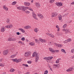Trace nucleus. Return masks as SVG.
I'll list each match as a JSON object with an SVG mask.
<instances>
[{"label": "nucleus", "instance_id": "obj_3", "mask_svg": "<svg viewBox=\"0 0 74 74\" xmlns=\"http://www.w3.org/2000/svg\"><path fill=\"white\" fill-rule=\"evenodd\" d=\"M58 15V13L57 12H53L51 14V17H55Z\"/></svg>", "mask_w": 74, "mask_h": 74}, {"label": "nucleus", "instance_id": "obj_61", "mask_svg": "<svg viewBox=\"0 0 74 74\" xmlns=\"http://www.w3.org/2000/svg\"><path fill=\"white\" fill-rule=\"evenodd\" d=\"M18 43H22V42L21 41H19L18 42Z\"/></svg>", "mask_w": 74, "mask_h": 74}, {"label": "nucleus", "instance_id": "obj_44", "mask_svg": "<svg viewBox=\"0 0 74 74\" xmlns=\"http://www.w3.org/2000/svg\"><path fill=\"white\" fill-rule=\"evenodd\" d=\"M54 45H56V46H57V47H58L59 44H58L57 43H54Z\"/></svg>", "mask_w": 74, "mask_h": 74}, {"label": "nucleus", "instance_id": "obj_10", "mask_svg": "<svg viewBox=\"0 0 74 74\" xmlns=\"http://www.w3.org/2000/svg\"><path fill=\"white\" fill-rule=\"evenodd\" d=\"M12 27V25L11 24L5 26V28H8V29L11 28Z\"/></svg>", "mask_w": 74, "mask_h": 74}, {"label": "nucleus", "instance_id": "obj_48", "mask_svg": "<svg viewBox=\"0 0 74 74\" xmlns=\"http://www.w3.org/2000/svg\"><path fill=\"white\" fill-rule=\"evenodd\" d=\"M14 55H12L11 56V58H14Z\"/></svg>", "mask_w": 74, "mask_h": 74}, {"label": "nucleus", "instance_id": "obj_22", "mask_svg": "<svg viewBox=\"0 0 74 74\" xmlns=\"http://www.w3.org/2000/svg\"><path fill=\"white\" fill-rule=\"evenodd\" d=\"M29 44L30 45H32V46H33V45H34L35 44L33 42H31L29 43Z\"/></svg>", "mask_w": 74, "mask_h": 74}, {"label": "nucleus", "instance_id": "obj_36", "mask_svg": "<svg viewBox=\"0 0 74 74\" xmlns=\"http://www.w3.org/2000/svg\"><path fill=\"white\" fill-rule=\"evenodd\" d=\"M49 60H51V59H53V57H49Z\"/></svg>", "mask_w": 74, "mask_h": 74}, {"label": "nucleus", "instance_id": "obj_52", "mask_svg": "<svg viewBox=\"0 0 74 74\" xmlns=\"http://www.w3.org/2000/svg\"><path fill=\"white\" fill-rule=\"evenodd\" d=\"M54 66H55V67H58V66L57 65H56L55 64H54L53 65Z\"/></svg>", "mask_w": 74, "mask_h": 74}, {"label": "nucleus", "instance_id": "obj_40", "mask_svg": "<svg viewBox=\"0 0 74 74\" xmlns=\"http://www.w3.org/2000/svg\"><path fill=\"white\" fill-rule=\"evenodd\" d=\"M71 52H72V53H74V49L71 50Z\"/></svg>", "mask_w": 74, "mask_h": 74}, {"label": "nucleus", "instance_id": "obj_30", "mask_svg": "<svg viewBox=\"0 0 74 74\" xmlns=\"http://www.w3.org/2000/svg\"><path fill=\"white\" fill-rule=\"evenodd\" d=\"M49 51H51V52H52V51H54V50H53V49H52V48H49Z\"/></svg>", "mask_w": 74, "mask_h": 74}, {"label": "nucleus", "instance_id": "obj_13", "mask_svg": "<svg viewBox=\"0 0 74 74\" xmlns=\"http://www.w3.org/2000/svg\"><path fill=\"white\" fill-rule=\"evenodd\" d=\"M5 30V27H2L1 29V32H4Z\"/></svg>", "mask_w": 74, "mask_h": 74}, {"label": "nucleus", "instance_id": "obj_21", "mask_svg": "<svg viewBox=\"0 0 74 74\" xmlns=\"http://www.w3.org/2000/svg\"><path fill=\"white\" fill-rule=\"evenodd\" d=\"M34 31L36 33H37V32L38 31V28H35L34 29Z\"/></svg>", "mask_w": 74, "mask_h": 74}, {"label": "nucleus", "instance_id": "obj_51", "mask_svg": "<svg viewBox=\"0 0 74 74\" xmlns=\"http://www.w3.org/2000/svg\"><path fill=\"white\" fill-rule=\"evenodd\" d=\"M28 63H29V64H30L31 63V61H27Z\"/></svg>", "mask_w": 74, "mask_h": 74}, {"label": "nucleus", "instance_id": "obj_25", "mask_svg": "<svg viewBox=\"0 0 74 74\" xmlns=\"http://www.w3.org/2000/svg\"><path fill=\"white\" fill-rule=\"evenodd\" d=\"M37 54H38L37 53H35V52H34L32 56H33V57H34V56L36 57V55H37Z\"/></svg>", "mask_w": 74, "mask_h": 74}, {"label": "nucleus", "instance_id": "obj_1", "mask_svg": "<svg viewBox=\"0 0 74 74\" xmlns=\"http://www.w3.org/2000/svg\"><path fill=\"white\" fill-rule=\"evenodd\" d=\"M17 8L18 10H22L23 11H25V10H26L27 9L30 10V11H33V9L29 7H25L23 6H21V7H17Z\"/></svg>", "mask_w": 74, "mask_h": 74}, {"label": "nucleus", "instance_id": "obj_60", "mask_svg": "<svg viewBox=\"0 0 74 74\" xmlns=\"http://www.w3.org/2000/svg\"><path fill=\"white\" fill-rule=\"evenodd\" d=\"M25 41L27 42V41H28V39H25Z\"/></svg>", "mask_w": 74, "mask_h": 74}, {"label": "nucleus", "instance_id": "obj_24", "mask_svg": "<svg viewBox=\"0 0 74 74\" xmlns=\"http://www.w3.org/2000/svg\"><path fill=\"white\" fill-rule=\"evenodd\" d=\"M58 18L59 19V20H60L62 19V15H60V16H58Z\"/></svg>", "mask_w": 74, "mask_h": 74}, {"label": "nucleus", "instance_id": "obj_43", "mask_svg": "<svg viewBox=\"0 0 74 74\" xmlns=\"http://www.w3.org/2000/svg\"><path fill=\"white\" fill-rule=\"evenodd\" d=\"M54 45H56V46H57V47H58L59 44H58L57 43H54Z\"/></svg>", "mask_w": 74, "mask_h": 74}, {"label": "nucleus", "instance_id": "obj_23", "mask_svg": "<svg viewBox=\"0 0 74 74\" xmlns=\"http://www.w3.org/2000/svg\"><path fill=\"white\" fill-rule=\"evenodd\" d=\"M61 50L62 52H63L64 53H66V51H65V50L63 49H61Z\"/></svg>", "mask_w": 74, "mask_h": 74}, {"label": "nucleus", "instance_id": "obj_35", "mask_svg": "<svg viewBox=\"0 0 74 74\" xmlns=\"http://www.w3.org/2000/svg\"><path fill=\"white\" fill-rule=\"evenodd\" d=\"M50 36V37H52V38H53V37H54V36L52 34H50V36Z\"/></svg>", "mask_w": 74, "mask_h": 74}, {"label": "nucleus", "instance_id": "obj_63", "mask_svg": "<svg viewBox=\"0 0 74 74\" xmlns=\"http://www.w3.org/2000/svg\"><path fill=\"white\" fill-rule=\"evenodd\" d=\"M71 4H74V1L71 3Z\"/></svg>", "mask_w": 74, "mask_h": 74}, {"label": "nucleus", "instance_id": "obj_34", "mask_svg": "<svg viewBox=\"0 0 74 74\" xmlns=\"http://www.w3.org/2000/svg\"><path fill=\"white\" fill-rule=\"evenodd\" d=\"M12 41H16V39L15 38H12Z\"/></svg>", "mask_w": 74, "mask_h": 74}, {"label": "nucleus", "instance_id": "obj_17", "mask_svg": "<svg viewBox=\"0 0 74 74\" xmlns=\"http://www.w3.org/2000/svg\"><path fill=\"white\" fill-rule=\"evenodd\" d=\"M59 50H54L53 51H52V53H54L55 52H56H56H59Z\"/></svg>", "mask_w": 74, "mask_h": 74}, {"label": "nucleus", "instance_id": "obj_18", "mask_svg": "<svg viewBox=\"0 0 74 74\" xmlns=\"http://www.w3.org/2000/svg\"><path fill=\"white\" fill-rule=\"evenodd\" d=\"M3 9H4L5 11H8V8L5 6L3 7Z\"/></svg>", "mask_w": 74, "mask_h": 74}, {"label": "nucleus", "instance_id": "obj_27", "mask_svg": "<svg viewBox=\"0 0 74 74\" xmlns=\"http://www.w3.org/2000/svg\"><path fill=\"white\" fill-rule=\"evenodd\" d=\"M10 21V19L8 18L6 21L7 23H9Z\"/></svg>", "mask_w": 74, "mask_h": 74}, {"label": "nucleus", "instance_id": "obj_4", "mask_svg": "<svg viewBox=\"0 0 74 74\" xmlns=\"http://www.w3.org/2000/svg\"><path fill=\"white\" fill-rule=\"evenodd\" d=\"M31 54V52H27L25 53V56H29Z\"/></svg>", "mask_w": 74, "mask_h": 74}, {"label": "nucleus", "instance_id": "obj_47", "mask_svg": "<svg viewBox=\"0 0 74 74\" xmlns=\"http://www.w3.org/2000/svg\"><path fill=\"white\" fill-rule=\"evenodd\" d=\"M61 60V58H59L57 60V62H59V60Z\"/></svg>", "mask_w": 74, "mask_h": 74}, {"label": "nucleus", "instance_id": "obj_16", "mask_svg": "<svg viewBox=\"0 0 74 74\" xmlns=\"http://www.w3.org/2000/svg\"><path fill=\"white\" fill-rule=\"evenodd\" d=\"M35 5H36V7H40V4L38 3H36Z\"/></svg>", "mask_w": 74, "mask_h": 74}, {"label": "nucleus", "instance_id": "obj_29", "mask_svg": "<svg viewBox=\"0 0 74 74\" xmlns=\"http://www.w3.org/2000/svg\"><path fill=\"white\" fill-rule=\"evenodd\" d=\"M48 73V70H46V71H45L44 74H47Z\"/></svg>", "mask_w": 74, "mask_h": 74}, {"label": "nucleus", "instance_id": "obj_6", "mask_svg": "<svg viewBox=\"0 0 74 74\" xmlns=\"http://www.w3.org/2000/svg\"><path fill=\"white\" fill-rule=\"evenodd\" d=\"M8 53V50H7L4 51L3 52V54L4 55H7Z\"/></svg>", "mask_w": 74, "mask_h": 74}, {"label": "nucleus", "instance_id": "obj_49", "mask_svg": "<svg viewBox=\"0 0 74 74\" xmlns=\"http://www.w3.org/2000/svg\"><path fill=\"white\" fill-rule=\"evenodd\" d=\"M60 64H57V67L58 68L60 67Z\"/></svg>", "mask_w": 74, "mask_h": 74}, {"label": "nucleus", "instance_id": "obj_64", "mask_svg": "<svg viewBox=\"0 0 74 74\" xmlns=\"http://www.w3.org/2000/svg\"><path fill=\"white\" fill-rule=\"evenodd\" d=\"M48 66H49V68L50 69V68H51V66H50V65H48Z\"/></svg>", "mask_w": 74, "mask_h": 74}, {"label": "nucleus", "instance_id": "obj_50", "mask_svg": "<svg viewBox=\"0 0 74 74\" xmlns=\"http://www.w3.org/2000/svg\"><path fill=\"white\" fill-rule=\"evenodd\" d=\"M35 42H37V43H38V40H37V39H35Z\"/></svg>", "mask_w": 74, "mask_h": 74}, {"label": "nucleus", "instance_id": "obj_9", "mask_svg": "<svg viewBox=\"0 0 74 74\" xmlns=\"http://www.w3.org/2000/svg\"><path fill=\"white\" fill-rule=\"evenodd\" d=\"M39 41L42 43L46 42V40L45 39H42L40 38L39 39Z\"/></svg>", "mask_w": 74, "mask_h": 74}, {"label": "nucleus", "instance_id": "obj_12", "mask_svg": "<svg viewBox=\"0 0 74 74\" xmlns=\"http://www.w3.org/2000/svg\"><path fill=\"white\" fill-rule=\"evenodd\" d=\"M43 59H45V60H48L47 62H48L49 63H51V60H49V57L44 58Z\"/></svg>", "mask_w": 74, "mask_h": 74}, {"label": "nucleus", "instance_id": "obj_58", "mask_svg": "<svg viewBox=\"0 0 74 74\" xmlns=\"http://www.w3.org/2000/svg\"><path fill=\"white\" fill-rule=\"evenodd\" d=\"M22 66H26V64H22Z\"/></svg>", "mask_w": 74, "mask_h": 74}, {"label": "nucleus", "instance_id": "obj_53", "mask_svg": "<svg viewBox=\"0 0 74 74\" xmlns=\"http://www.w3.org/2000/svg\"><path fill=\"white\" fill-rule=\"evenodd\" d=\"M25 66L27 67H29V66L28 65H27V64H26Z\"/></svg>", "mask_w": 74, "mask_h": 74}, {"label": "nucleus", "instance_id": "obj_33", "mask_svg": "<svg viewBox=\"0 0 74 74\" xmlns=\"http://www.w3.org/2000/svg\"><path fill=\"white\" fill-rule=\"evenodd\" d=\"M16 1H14L13 2V3H12V5H15L16 4Z\"/></svg>", "mask_w": 74, "mask_h": 74}, {"label": "nucleus", "instance_id": "obj_37", "mask_svg": "<svg viewBox=\"0 0 74 74\" xmlns=\"http://www.w3.org/2000/svg\"><path fill=\"white\" fill-rule=\"evenodd\" d=\"M8 41H12V38H9L8 39Z\"/></svg>", "mask_w": 74, "mask_h": 74}, {"label": "nucleus", "instance_id": "obj_62", "mask_svg": "<svg viewBox=\"0 0 74 74\" xmlns=\"http://www.w3.org/2000/svg\"><path fill=\"white\" fill-rule=\"evenodd\" d=\"M0 66H3V65H2V64H1L0 63Z\"/></svg>", "mask_w": 74, "mask_h": 74}, {"label": "nucleus", "instance_id": "obj_28", "mask_svg": "<svg viewBox=\"0 0 74 74\" xmlns=\"http://www.w3.org/2000/svg\"><path fill=\"white\" fill-rule=\"evenodd\" d=\"M54 1H55V0H50V3H53L54 2Z\"/></svg>", "mask_w": 74, "mask_h": 74}, {"label": "nucleus", "instance_id": "obj_7", "mask_svg": "<svg viewBox=\"0 0 74 74\" xmlns=\"http://www.w3.org/2000/svg\"><path fill=\"white\" fill-rule=\"evenodd\" d=\"M56 4L57 5V6H62V3L60 2H56Z\"/></svg>", "mask_w": 74, "mask_h": 74}, {"label": "nucleus", "instance_id": "obj_8", "mask_svg": "<svg viewBox=\"0 0 74 74\" xmlns=\"http://www.w3.org/2000/svg\"><path fill=\"white\" fill-rule=\"evenodd\" d=\"M38 16L41 19H42L44 18V16L41 14H37Z\"/></svg>", "mask_w": 74, "mask_h": 74}, {"label": "nucleus", "instance_id": "obj_32", "mask_svg": "<svg viewBox=\"0 0 74 74\" xmlns=\"http://www.w3.org/2000/svg\"><path fill=\"white\" fill-rule=\"evenodd\" d=\"M10 72H14V69H11L10 70Z\"/></svg>", "mask_w": 74, "mask_h": 74}, {"label": "nucleus", "instance_id": "obj_5", "mask_svg": "<svg viewBox=\"0 0 74 74\" xmlns=\"http://www.w3.org/2000/svg\"><path fill=\"white\" fill-rule=\"evenodd\" d=\"M32 14L34 18L36 19V20H37V18L36 17V14L34 12H32Z\"/></svg>", "mask_w": 74, "mask_h": 74}, {"label": "nucleus", "instance_id": "obj_38", "mask_svg": "<svg viewBox=\"0 0 74 74\" xmlns=\"http://www.w3.org/2000/svg\"><path fill=\"white\" fill-rule=\"evenodd\" d=\"M62 47V45L61 44H58V47Z\"/></svg>", "mask_w": 74, "mask_h": 74}, {"label": "nucleus", "instance_id": "obj_19", "mask_svg": "<svg viewBox=\"0 0 74 74\" xmlns=\"http://www.w3.org/2000/svg\"><path fill=\"white\" fill-rule=\"evenodd\" d=\"M22 59H18L17 61H16V63H18L19 62H20L22 61Z\"/></svg>", "mask_w": 74, "mask_h": 74}, {"label": "nucleus", "instance_id": "obj_42", "mask_svg": "<svg viewBox=\"0 0 74 74\" xmlns=\"http://www.w3.org/2000/svg\"><path fill=\"white\" fill-rule=\"evenodd\" d=\"M25 38L24 37L22 38H21V40H22V41H25Z\"/></svg>", "mask_w": 74, "mask_h": 74}, {"label": "nucleus", "instance_id": "obj_26", "mask_svg": "<svg viewBox=\"0 0 74 74\" xmlns=\"http://www.w3.org/2000/svg\"><path fill=\"white\" fill-rule=\"evenodd\" d=\"M66 41L67 42H70V41H71V39L69 38Z\"/></svg>", "mask_w": 74, "mask_h": 74}, {"label": "nucleus", "instance_id": "obj_11", "mask_svg": "<svg viewBox=\"0 0 74 74\" xmlns=\"http://www.w3.org/2000/svg\"><path fill=\"white\" fill-rule=\"evenodd\" d=\"M24 4L25 5H26V6H29V5H30V3L29 2H24Z\"/></svg>", "mask_w": 74, "mask_h": 74}, {"label": "nucleus", "instance_id": "obj_15", "mask_svg": "<svg viewBox=\"0 0 74 74\" xmlns=\"http://www.w3.org/2000/svg\"><path fill=\"white\" fill-rule=\"evenodd\" d=\"M24 28L26 29H30V28H31V27H30V26L28 25L25 27Z\"/></svg>", "mask_w": 74, "mask_h": 74}, {"label": "nucleus", "instance_id": "obj_41", "mask_svg": "<svg viewBox=\"0 0 74 74\" xmlns=\"http://www.w3.org/2000/svg\"><path fill=\"white\" fill-rule=\"evenodd\" d=\"M69 70L70 71H73V68L72 67L70 68H69Z\"/></svg>", "mask_w": 74, "mask_h": 74}, {"label": "nucleus", "instance_id": "obj_57", "mask_svg": "<svg viewBox=\"0 0 74 74\" xmlns=\"http://www.w3.org/2000/svg\"><path fill=\"white\" fill-rule=\"evenodd\" d=\"M56 63H59V62L58 61H57H57L56 62Z\"/></svg>", "mask_w": 74, "mask_h": 74}, {"label": "nucleus", "instance_id": "obj_54", "mask_svg": "<svg viewBox=\"0 0 74 74\" xmlns=\"http://www.w3.org/2000/svg\"><path fill=\"white\" fill-rule=\"evenodd\" d=\"M66 71H70L69 69L66 70Z\"/></svg>", "mask_w": 74, "mask_h": 74}, {"label": "nucleus", "instance_id": "obj_20", "mask_svg": "<svg viewBox=\"0 0 74 74\" xmlns=\"http://www.w3.org/2000/svg\"><path fill=\"white\" fill-rule=\"evenodd\" d=\"M62 31L63 32H69V29H62Z\"/></svg>", "mask_w": 74, "mask_h": 74}, {"label": "nucleus", "instance_id": "obj_39", "mask_svg": "<svg viewBox=\"0 0 74 74\" xmlns=\"http://www.w3.org/2000/svg\"><path fill=\"white\" fill-rule=\"evenodd\" d=\"M67 26V24H65L63 26V28H65Z\"/></svg>", "mask_w": 74, "mask_h": 74}, {"label": "nucleus", "instance_id": "obj_45", "mask_svg": "<svg viewBox=\"0 0 74 74\" xmlns=\"http://www.w3.org/2000/svg\"><path fill=\"white\" fill-rule=\"evenodd\" d=\"M25 12L27 14H29V13H30V12L28 11H25Z\"/></svg>", "mask_w": 74, "mask_h": 74}, {"label": "nucleus", "instance_id": "obj_59", "mask_svg": "<svg viewBox=\"0 0 74 74\" xmlns=\"http://www.w3.org/2000/svg\"><path fill=\"white\" fill-rule=\"evenodd\" d=\"M46 34H47V35H48V36H49L50 35V34H49L48 33H47Z\"/></svg>", "mask_w": 74, "mask_h": 74}, {"label": "nucleus", "instance_id": "obj_31", "mask_svg": "<svg viewBox=\"0 0 74 74\" xmlns=\"http://www.w3.org/2000/svg\"><path fill=\"white\" fill-rule=\"evenodd\" d=\"M13 62H17V59L16 58L15 59H13Z\"/></svg>", "mask_w": 74, "mask_h": 74}, {"label": "nucleus", "instance_id": "obj_55", "mask_svg": "<svg viewBox=\"0 0 74 74\" xmlns=\"http://www.w3.org/2000/svg\"><path fill=\"white\" fill-rule=\"evenodd\" d=\"M56 27L58 29V28H59V26L58 25H56Z\"/></svg>", "mask_w": 74, "mask_h": 74}, {"label": "nucleus", "instance_id": "obj_14", "mask_svg": "<svg viewBox=\"0 0 74 74\" xmlns=\"http://www.w3.org/2000/svg\"><path fill=\"white\" fill-rule=\"evenodd\" d=\"M18 30H21V32H22V33H25V31L24 29H22V28H19L18 29Z\"/></svg>", "mask_w": 74, "mask_h": 74}, {"label": "nucleus", "instance_id": "obj_2", "mask_svg": "<svg viewBox=\"0 0 74 74\" xmlns=\"http://www.w3.org/2000/svg\"><path fill=\"white\" fill-rule=\"evenodd\" d=\"M39 55L38 54H36V57L35 58V62L36 63H37L38 61V59H39Z\"/></svg>", "mask_w": 74, "mask_h": 74}, {"label": "nucleus", "instance_id": "obj_46", "mask_svg": "<svg viewBox=\"0 0 74 74\" xmlns=\"http://www.w3.org/2000/svg\"><path fill=\"white\" fill-rule=\"evenodd\" d=\"M16 33L17 35H19L20 34H21V33H20L19 32H16Z\"/></svg>", "mask_w": 74, "mask_h": 74}, {"label": "nucleus", "instance_id": "obj_56", "mask_svg": "<svg viewBox=\"0 0 74 74\" xmlns=\"http://www.w3.org/2000/svg\"><path fill=\"white\" fill-rule=\"evenodd\" d=\"M59 30H60V29L59 28H58V32H59Z\"/></svg>", "mask_w": 74, "mask_h": 74}]
</instances>
